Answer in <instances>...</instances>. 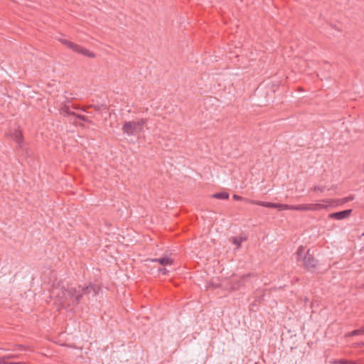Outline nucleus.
I'll return each instance as SVG.
<instances>
[{
  "mask_svg": "<svg viewBox=\"0 0 364 364\" xmlns=\"http://www.w3.org/2000/svg\"><path fill=\"white\" fill-rule=\"evenodd\" d=\"M333 205L332 200H325L323 203H311V204H303L297 205L294 209L297 210H312L316 211L322 209H326Z\"/></svg>",
  "mask_w": 364,
  "mask_h": 364,
  "instance_id": "1",
  "label": "nucleus"
},
{
  "mask_svg": "<svg viewBox=\"0 0 364 364\" xmlns=\"http://www.w3.org/2000/svg\"><path fill=\"white\" fill-rule=\"evenodd\" d=\"M309 250L304 247H299L296 252L297 259L302 262L306 267H315V260L310 255L307 257Z\"/></svg>",
  "mask_w": 364,
  "mask_h": 364,
  "instance_id": "2",
  "label": "nucleus"
},
{
  "mask_svg": "<svg viewBox=\"0 0 364 364\" xmlns=\"http://www.w3.org/2000/svg\"><path fill=\"white\" fill-rule=\"evenodd\" d=\"M60 41L61 42L62 44L65 45V46H67L68 48H70L72 50H73L77 53L84 55L87 57H91V58L95 56V55L91 51H90V50H87L86 48H84L80 46L79 45L75 44L68 40L60 39Z\"/></svg>",
  "mask_w": 364,
  "mask_h": 364,
  "instance_id": "3",
  "label": "nucleus"
},
{
  "mask_svg": "<svg viewBox=\"0 0 364 364\" xmlns=\"http://www.w3.org/2000/svg\"><path fill=\"white\" fill-rule=\"evenodd\" d=\"M351 213V210H346L341 212L331 213L328 217L330 218L336 219L338 220H343L348 218Z\"/></svg>",
  "mask_w": 364,
  "mask_h": 364,
  "instance_id": "4",
  "label": "nucleus"
},
{
  "mask_svg": "<svg viewBox=\"0 0 364 364\" xmlns=\"http://www.w3.org/2000/svg\"><path fill=\"white\" fill-rule=\"evenodd\" d=\"M139 125V124L136 122H126L123 126V131L128 134H133L136 127Z\"/></svg>",
  "mask_w": 364,
  "mask_h": 364,
  "instance_id": "5",
  "label": "nucleus"
},
{
  "mask_svg": "<svg viewBox=\"0 0 364 364\" xmlns=\"http://www.w3.org/2000/svg\"><path fill=\"white\" fill-rule=\"evenodd\" d=\"M11 137L18 144H21L23 141V136L21 130L17 128L11 133Z\"/></svg>",
  "mask_w": 364,
  "mask_h": 364,
  "instance_id": "6",
  "label": "nucleus"
},
{
  "mask_svg": "<svg viewBox=\"0 0 364 364\" xmlns=\"http://www.w3.org/2000/svg\"><path fill=\"white\" fill-rule=\"evenodd\" d=\"M275 206H273L274 208H278L279 210H295L294 208L296 206H290L285 204H279V203H274Z\"/></svg>",
  "mask_w": 364,
  "mask_h": 364,
  "instance_id": "7",
  "label": "nucleus"
},
{
  "mask_svg": "<svg viewBox=\"0 0 364 364\" xmlns=\"http://www.w3.org/2000/svg\"><path fill=\"white\" fill-rule=\"evenodd\" d=\"M156 261L159 262L161 265H171L173 263V259L168 257L156 259Z\"/></svg>",
  "mask_w": 364,
  "mask_h": 364,
  "instance_id": "8",
  "label": "nucleus"
},
{
  "mask_svg": "<svg viewBox=\"0 0 364 364\" xmlns=\"http://www.w3.org/2000/svg\"><path fill=\"white\" fill-rule=\"evenodd\" d=\"M251 203H254V204H257V205H261V206L267 207V208H272L273 206H275L274 203H269V202H260V201L255 202V201H252Z\"/></svg>",
  "mask_w": 364,
  "mask_h": 364,
  "instance_id": "9",
  "label": "nucleus"
},
{
  "mask_svg": "<svg viewBox=\"0 0 364 364\" xmlns=\"http://www.w3.org/2000/svg\"><path fill=\"white\" fill-rule=\"evenodd\" d=\"M246 240V238H244V237H234L232 239V242L237 245V247H240L241 243Z\"/></svg>",
  "mask_w": 364,
  "mask_h": 364,
  "instance_id": "10",
  "label": "nucleus"
},
{
  "mask_svg": "<svg viewBox=\"0 0 364 364\" xmlns=\"http://www.w3.org/2000/svg\"><path fill=\"white\" fill-rule=\"evenodd\" d=\"M217 197L220 198H228V195L227 193H222V194L217 195Z\"/></svg>",
  "mask_w": 364,
  "mask_h": 364,
  "instance_id": "11",
  "label": "nucleus"
},
{
  "mask_svg": "<svg viewBox=\"0 0 364 364\" xmlns=\"http://www.w3.org/2000/svg\"><path fill=\"white\" fill-rule=\"evenodd\" d=\"M233 198L235 200H242V198L240 196H237V195H234Z\"/></svg>",
  "mask_w": 364,
  "mask_h": 364,
  "instance_id": "12",
  "label": "nucleus"
},
{
  "mask_svg": "<svg viewBox=\"0 0 364 364\" xmlns=\"http://www.w3.org/2000/svg\"><path fill=\"white\" fill-rule=\"evenodd\" d=\"M160 271H161L164 274H166V272H167V271H166V269H160Z\"/></svg>",
  "mask_w": 364,
  "mask_h": 364,
  "instance_id": "13",
  "label": "nucleus"
},
{
  "mask_svg": "<svg viewBox=\"0 0 364 364\" xmlns=\"http://www.w3.org/2000/svg\"><path fill=\"white\" fill-rule=\"evenodd\" d=\"M9 364H26L25 363H10Z\"/></svg>",
  "mask_w": 364,
  "mask_h": 364,
  "instance_id": "14",
  "label": "nucleus"
},
{
  "mask_svg": "<svg viewBox=\"0 0 364 364\" xmlns=\"http://www.w3.org/2000/svg\"><path fill=\"white\" fill-rule=\"evenodd\" d=\"M339 363H342V364H343V363H344V361H343V360H341V361H340Z\"/></svg>",
  "mask_w": 364,
  "mask_h": 364,
  "instance_id": "15",
  "label": "nucleus"
}]
</instances>
